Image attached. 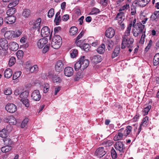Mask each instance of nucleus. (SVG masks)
Returning a JSON list of instances; mask_svg holds the SVG:
<instances>
[{
	"label": "nucleus",
	"mask_w": 159,
	"mask_h": 159,
	"mask_svg": "<svg viewBox=\"0 0 159 159\" xmlns=\"http://www.w3.org/2000/svg\"><path fill=\"white\" fill-rule=\"evenodd\" d=\"M120 48L119 47L116 48L115 49L112 55V58H114L118 56L120 51Z\"/></svg>",
	"instance_id": "obj_37"
},
{
	"label": "nucleus",
	"mask_w": 159,
	"mask_h": 159,
	"mask_svg": "<svg viewBox=\"0 0 159 159\" xmlns=\"http://www.w3.org/2000/svg\"><path fill=\"white\" fill-rule=\"evenodd\" d=\"M16 61V59L15 57H12L10 59L9 61V65L11 66L13 65Z\"/></svg>",
	"instance_id": "obj_44"
},
{
	"label": "nucleus",
	"mask_w": 159,
	"mask_h": 159,
	"mask_svg": "<svg viewBox=\"0 0 159 159\" xmlns=\"http://www.w3.org/2000/svg\"><path fill=\"white\" fill-rule=\"evenodd\" d=\"M21 89L18 88L14 91V94L16 95H17L21 93Z\"/></svg>",
	"instance_id": "obj_61"
},
{
	"label": "nucleus",
	"mask_w": 159,
	"mask_h": 159,
	"mask_svg": "<svg viewBox=\"0 0 159 159\" xmlns=\"http://www.w3.org/2000/svg\"><path fill=\"white\" fill-rule=\"evenodd\" d=\"M148 117L146 116L143 119L141 125H142L143 127H146L148 125Z\"/></svg>",
	"instance_id": "obj_35"
},
{
	"label": "nucleus",
	"mask_w": 159,
	"mask_h": 159,
	"mask_svg": "<svg viewBox=\"0 0 159 159\" xmlns=\"http://www.w3.org/2000/svg\"><path fill=\"white\" fill-rule=\"evenodd\" d=\"M78 51L77 50L74 49L73 50L72 52L70 53L71 57L72 58L75 57L77 54Z\"/></svg>",
	"instance_id": "obj_56"
},
{
	"label": "nucleus",
	"mask_w": 159,
	"mask_h": 159,
	"mask_svg": "<svg viewBox=\"0 0 159 159\" xmlns=\"http://www.w3.org/2000/svg\"><path fill=\"white\" fill-rule=\"evenodd\" d=\"M132 129V127L130 125L127 126L125 129L123 130V134L124 136L127 137L130 134Z\"/></svg>",
	"instance_id": "obj_23"
},
{
	"label": "nucleus",
	"mask_w": 159,
	"mask_h": 159,
	"mask_svg": "<svg viewBox=\"0 0 159 159\" xmlns=\"http://www.w3.org/2000/svg\"><path fill=\"white\" fill-rule=\"evenodd\" d=\"M5 122L9 123L11 125H15L16 121L15 118L13 116H8L5 118L4 120Z\"/></svg>",
	"instance_id": "obj_10"
},
{
	"label": "nucleus",
	"mask_w": 159,
	"mask_h": 159,
	"mask_svg": "<svg viewBox=\"0 0 159 159\" xmlns=\"http://www.w3.org/2000/svg\"><path fill=\"white\" fill-rule=\"evenodd\" d=\"M48 39L46 38H43L39 39L37 42V45L39 48H42L47 43Z\"/></svg>",
	"instance_id": "obj_14"
},
{
	"label": "nucleus",
	"mask_w": 159,
	"mask_h": 159,
	"mask_svg": "<svg viewBox=\"0 0 159 159\" xmlns=\"http://www.w3.org/2000/svg\"><path fill=\"white\" fill-rule=\"evenodd\" d=\"M29 95V93L27 91H24L22 93H21L20 95V98L21 99H27L26 98L28 97Z\"/></svg>",
	"instance_id": "obj_40"
},
{
	"label": "nucleus",
	"mask_w": 159,
	"mask_h": 159,
	"mask_svg": "<svg viewBox=\"0 0 159 159\" xmlns=\"http://www.w3.org/2000/svg\"><path fill=\"white\" fill-rule=\"evenodd\" d=\"M16 17L14 16H8L4 19V21L8 24H12L15 22Z\"/></svg>",
	"instance_id": "obj_17"
},
{
	"label": "nucleus",
	"mask_w": 159,
	"mask_h": 159,
	"mask_svg": "<svg viewBox=\"0 0 159 159\" xmlns=\"http://www.w3.org/2000/svg\"><path fill=\"white\" fill-rule=\"evenodd\" d=\"M50 33V30L47 26H44L41 29V34L42 36L44 37H47L49 35Z\"/></svg>",
	"instance_id": "obj_12"
},
{
	"label": "nucleus",
	"mask_w": 159,
	"mask_h": 159,
	"mask_svg": "<svg viewBox=\"0 0 159 159\" xmlns=\"http://www.w3.org/2000/svg\"><path fill=\"white\" fill-rule=\"evenodd\" d=\"M79 60L81 63V69L84 70L88 66L89 64V61L84 56H82L80 58Z\"/></svg>",
	"instance_id": "obj_5"
},
{
	"label": "nucleus",
	"mask_w": 159,
	"mask_h": 159,
	"mask_svg": "<svg viewBox=\"0 0 159 159\" xmlns=\"http://www.w3.org/2000/svg\"><path fill=\"white\" fill-rule=\"evenodd\" d=\"M52 79L54 83H60L61 81L60 78L58 76H54L52 77Z\"/></svg>",
	"instance_id": "obj_52"
},
{
	"label": "nucleus",
	"mask_w": 159,
	"mask_h": 159,
	"mask_svg": "<svg viewBox=\"0 0 159 159\" xmlns=\"http://www.w3.org/2000/svg\"><path fill=\"white\" fill-rule=\"evenodd\" d=\"M12 149V147L11 146L7 145L2 147L1 148V151L3 152H7L10 151Z\"/></svg>",
	"instance_id": "obj_31"
},
{
	"label": "nucleus",
	"mask_w": 159,
	"mask_h": 159,
	"mask_svg": "<svg viewBox=\"0 0 159 159\" xmlns=\"http://www.w3.org/2000/svg\"><path fill=\"white\" fill-rule=\"evenodd\" d=\"M82 46L84 50L85 51H88L90 48L89 44L87 43L83 44Z\"/></svg>",
	"instance_id": "obj_58"
},
{
	"label": "nucleus",
	"mask_w": 159,
	"mask_h": 159,
	"mask_svg": "<svg viewBox=\"0 0 159 159\" xmlns=\"http://www.w3.org/2000/svg\"><path fill=\"white\" fill-rule=\"evenodd\" d=\"M111 157L113 159H115L117 157V154L115 150L112 148L111 150Z\"/></svg>",
	"instance_id": "obj_45"
},
{
	"label": "nucleus",
	"mask_w": 159,
	"mask_h": 159,
	"mask_svg": "<svg viewBox=\"0 0 159 159\" xmlns=\"http://www.w3.org/2000/svg\"><path fill=\"white\" fill-rule=\"evenodd\" d=\"M22 34V31L20 30H16L15 31V38L18 37Z\"/></svg>",
	"instance_id": "obj_63"
},
{
	"label": "nucleus",
	"mask_w": 159,
	"mask_h": 159,
	"mask_svg": "<svg viewBox=\"0 0 159 159\" xmlns=\"http://www.w3.org/2000/svg\"><path fill=\"white\" fill-rule=\"evenodd\" d=\"M31 97L34 101H39L41 98V95L40 94L39 90H34L32 93Z\"/></svg>",
	"instance_id": "obj_9"
},
{
	"label": "nucleus",
	"mask_w": 159,
	"mask_h": 159,
	"mask_svg": "<svg viewBox=\"0 0 159 159\" xmlns=\"http://www.w3.org/2000/svg\"><path fill=\"white\" fill-rule=\"evenodd\" d=\"M105 44L107 48L109 50H110L112 48L114 43L110 39H107L105 41Z\"/></svg>",
	"instance_id": "obj_26"
},
{
	"label": "nucleus",
	"mask_w": 159,
	"mask_h": 159,
	"mask_svg": "<svg viewBox=\"0 0 159 159\" xmlns=\"http://www.w3.org/2000/svg\"><path fill=\"white\" fill-rule=\"evenodd\" d=\"M106 152L103 147H101L98 148L95 151L94 154L99 157H101L104 156Z\"/></svg>",
	"instance_id": "obj_7"
},
{
	"label": "nucleus",
	"mask_w": 159,
	"mask_h": 159,
	"mask_svg": "<svg viewBox=\"0 0 159 159\" xmlns=\"http://www.w3.org/2000/svg\"><path fill=\"white\" fill-rule=\"evenodd\" d=\"M152 40H150L147 46L145 48V49L144 51H145L146 52H147L151 47L152 44Z\"/></svg>",
	"instance_id": "obj_51"
},
{
	"label": "nucleus",
	"mask_w": 159,
	"mask_h": 159,
	"mask_svg": "<svg viewBox=\"0 0 159 159\" xmlns=\"http://www.w3.org/2000/svg\"><path fill=\"white\" fill-rule=\"evenodd\" d=\"M134 40L132 38L128 39V37L122 38V42L121 44V48L124 49L126 47L132 48Z\"/></svg>",
	"instance_id": "obj_1"
},
{
	"label": "nucleus",
	"mask_w": 159,
	"mask_h": 159,
	"mask_svg": "<svg viewBox=\"0 0 159 159\" xmlns=\"http://www.w3.org/2000/svg\"><path fill=\"white\" fill-rule=\"evenodd\" d=\"M64 68V65L61 60L58 61L56 63L55 66V69L56 71L60 72Z\"/></svg>",
	"instance_id": "obj_11"
},
{
	"label": "nucleus",
	"mask_w": 159,
	"mask_h": 159,
	"mask_svg": "<svg viewBox=\"0 0 159 159\" xmlns=\"http://www.w3.org/2000/svg\"><path fill=\"white\" fill-rule=\"evenodd\" d=\"M29 119L28 118H25L22 122L21 127L24 128L25 127L28 122Z\"/></svg>",
	"instance_id": "obj_53"
},
{
	"label": "nucleus",
	"mask_w": 159,
	"mask_h": 159,
	"mask_svg": "<svg viewBox=\"0 0 159 159\" xmlns=\"http://www.w3.org/2000/svg\"><path fill=\"white\" fill-rule=\"evenodd\" d=\"M38 70V67L37 65H34L30 67V71L31 72H33Z\"/></svg>",
	"instance_id": "obj_60"
},
{
	"label": "nucleus",
	"mask_w": 159,
	"mask_h": 159,
	"mask_svg": "<svg viewBox=\"0 0 159 159\" xmlns=\"http://www.w3.org/2000/svg\"><path fill=\"white\" fill-rule=\"evenodd\" d=\"M10 49L13 51H16L18 48V45L16 42H12L9 44Z\"/></svg>",
	"instance_id": "obj_27"
},
{
	"label": "nucleus",
	"mask_w": 159,
	"mask_h": 159,
	"mask_svg": "<svg viewBox=\"0 0 159 159\" xmlns=\"http://www.w3.org/2000/svg\"><path fill=\"white\" fill-rule=\"evenodd\" d=\"M153 62L154 65L155 66H156L159 63V53H157L155 55Z\"/></svg>",
	"instance_id": "obj_32"
},
{
	"label": "nucleus",
	"mask_w": 159,
	"mask_h": 159,
	"mask_svg": "<svg viewBox=\"0 0 159 159\" xmlns=\"http://www.w3.org/2000/svg\"><path fill=\"white\" fill-rule=\"evenodd\" d=\"M41 89H42L44 93H47L49 89V86L48 84L45 83L42 85Z\"/></svg>",
	"instance_id": "obj_30"
},
{
	"label": "nucleus",
	"mask_w": 159,
	"mask_h": 159,
	"mask_svg": "<svg viewBox=\"0 0 159 159\" xmlns=\"http://www.w3.org/2000/svg\"><path fill=\"white\" fill-rule=\"evenodd\" d=\"M159 18V11H156L151 16L150 19L153 21H157Z\"/></svg>",
	"instance_id": "obj_25"
},
{
	"label": "nucleus",
	"mask_w": 159,
	"mask_h": 159,
	"mask_svg": "<svg viewBox=\"0 0 159 159\" xmlns=\"http://www.w3.org/2000/svg\"><path fill=\"white\" fill-rule=\"evenodd\" d=\"M83 73L81 71H79L77 72L75 75L74 78V80L75 81H77L79 80L80 78L83 77Z\"/></svg>",
	"instance_id": "obj_38"
},
{
	"label": "nucleus",
	"mask_w": 159,
	"mask_h": 159,
	"mask_svg": "<svg viewBox=\"0 0 159 159\" xmlns=\"http://www.w3.org/2000/svg\"><path fill=\"white\" fill-rule=\"evenodd\" d=\"M21 101L26 107H28L29 106V100L28 99H21Z\"/></svg>",
	"instance_id": "obj_55"
},
{
	"label": "nucleus",
	"mask_w": 159,
	"mask_h": 159,
	"mask_svg": "<svg viewBox=\"0 0 159 159\" xmlns=\"http://www.w3.org/2000/svg\"><path fill=\"white\" fill-rule=\"evenodd\" d=\"M100 10L99 9L96 8H93L92 10L91 11L89 14V15H94L96 14L97 13L100 12Z\"/></svg>",
	"instance_id": "obj_47"
},
{
	"label": "nucleus",
	"mask_w": 159,
	"mask_h": 159,
	"mask_svg": "<svg viewBox=\"0 0 159 159\" xmlns=\"http://www.w3.org/2000/svg\"><path fill=\"white\" fill-rule=\"evenodd\" d=\"M0 46L1 48H5V49H8V43L7 40L4 38L0 39Z\"/></svg>",
	"instance_id": "obj_19"
},
{
	"label": "nucleus",
	"mask_w": 159,
	"mask_h": 159,
	"mask_svg": "<svg viewBox=\"0 0 159 159\" xmlns=\"http://www.w3.org/2000/svg\"><path fill=\"white\" fill-rule=\"evenodd\" d=\"M8 49H5V48H0V55L2 56H4L7 55L8 53Z\"/></svg>",
	"instance_id": "obj_43"
},
{
	"label": "nucleus",
	"mask_w": 159,
	"mask_h": 159,
	"mask_svg": "<svg viewBox=\"0 0 159 159\" xmlns=\"http://www.w3.org/2000/svg\"><path fill=\"white\" fill-rule=\"evenodd\" d=\"M54 14V9L53 8H52L48 11V16L49 17L51 18L53 17Z\"/></svg>",
	"instance_id": "obj_49"
},
{
	"label": "nucleus",
	"mask_w": 159,
	"mask_h": 159,
	"mask_svg": "<svg viewBox=\"0 0 159 159\" xmlns=\"http://www.w3.org/2000/svg\"><path fill=\"white\" fill-rule=\"evenodd\" d=\"M21 72L20 71L15 72L13 76V80H15L18 78L21 75Z\"/></svg>",
	"instance_id": "obj_50"
},
{
	"label": "nucleus",
	"mask_w": 159,
	"mask_h": 159,
	"mask_svg": "<svg viewBox=\"0 0 159 159\" xmlns=\"http://www.w3.org/2000/svg\"><path fill=\"white\" fill-rule=\"evenodd\" d=\"M18 0H13L8 5V7L9 8H14L19 3Z\"/></svg>",
	"instance_id": "obj_34"
},
{
	"label": "nucleus",
	"mask_w": 159,
	"mask_h": 159,
	"mask_svg": "<svg viewBox=\"0 0 159 159\" xmlns=\"http://www.w3.org/2000/svg\"><path fill=\"white\" fill-rule=\"evenodd\" d=\"M91 60L94 63H98L101 61L102 58L99 55H94L91 57Z\"/></svg>",
	"instance_id": "obj_21"
},
{
	"label": "nucleus",
	"mask_w": 159,
	"mask_h": 159,
	"mask_svg": "<svg viewBox=\"0 0 159 159\" xmlns=\"http://www.w3.org/2000/svg\"><path fill=\"white\" fill-rule=\"evenodd\" d=\"M49 45L47 44L43 48V53H46L49 50Z\"/></svg>",
	"instance_id": "obj_64"
},
{
	"label": "nucleus",
	"mask_w": 159,
	"mask_h": 159,
	"mask_svg": "<svg viewBox=\"0 0 159 159\" xmlns=\"http://www.w3.org/2000/svg\"><path fill=\"white\" fill-rule=\"evenodd\" d=\"M151 0H136L135 4H137L139 6L144 7Z\"/></svg>",
	"instance_id": "obj_18"
},
{
	"label": "nucleus",
	"mask_w": 159,
	"mask_h": 159,
	"mask_svg": "<svg viewBox=\"0 0 159 159\" xmlns=\"http://www.w3.org/2000/svg\"><path fill=\"white\" fill-rule=\"evenodd\" d=\"M151 106L150 105L147 106L144 109L143 111L145 112V114H147L151 108Z\"/></svg>",
	"instance_id": "obj_62"
},
{
	"label": "nucleus",
	"mask_w": 159,
	"mask_h": 159,
	"mask_svg": "<svg viewBox=\"0 0 159 159\" xmlns=\"http://www.w3.org/2000/svg\"><path fill=\"white\" fill-rule=\"evenodd\" d=\"M115 148L120 155H122L124 152L125 147L123 142H117L115 144Z\"/></svg>",
	"instance_id": "obj_4"
},
{
	"label": "nucleus",
	"mask_w": 159,
	"mask_h": 159,
	"mask_svg": "<svg viewBox=\"0 0 159 159\" xmlns=\"http://www.w3.org/2000/svg\"><path fill=\"white\" fill-rule=\"evenodd\" d=\"M123 130L124 128H121L118 130L119 132L116 134L114 138V139L115 141H117L123 139L124 135L122 132H123Z\"/></svg>",
	"instance_id": "obj_16"
},
{
	"label": "nucleus",
	"mask_w": 159,
	"mask_h": 159,
	"mask_svg": "<svg viewBox=\"0 0 159 159\" xmlns=\"http://www.w3.org/2000/svg\"><path fill=\"white\" fill-rule=\"evenodd\" d=\"M12 129V126L11 125V124H9L8 125H7L6 127V131L8 133L11 132Z\"/></svg>",
	"instance_id": "obj_59"
},
{
	"label": "nucleus",
	"mask_w": 159,
	"mask_h": 159,
	"mask_svg": "<svg viewBox=\"0 0 159 159\" xmlns=\"http://www.w3.org/2000/svg\"><path fill=\"white\" fill-rule=\"evenodd\" d=\"M41 21V19L40 18H38L36 20H32L30 22V24L31 25L33 24L32 28L34 29H37L38 30H40V25Z\"/></svg>",
	"instance_id": "obj_6"
},
{
	"label": "nucleus",
	"mask_w": 159,
	"mask_h": 159,
	"mask_svg": "<svg viewBox=\"0 0 159 159\" xmlns=\"http://www.w3.org/2000/svg\"><path fill=\"white\" fill-rule=\"evenodd\" d=\"M74 70L73 68L71 67H67L65 68L64 70V74L67 77H70L73 74Z\"/></svg>",
	"instance_id": "obj_15"
},
{
	"label": "nucleus",
	"mask_w": 159,
	"mask_h": 159,
	"mask_svg": "<svg viewBox=\"0 0 159 159\" xmlns=\"http://www.w3.org/2000/svg\"><path fill=\"white\" fill-rule=\"evenodd\" d=\"M4 93L6 95H9L11 94L12 90L10 88L6 89L4 91Z\"/></svg>",
	"instance_id": "obj_54"
},
{
	"label": "nucleus",
	"mask_w": 159,
	"mask_h": 159,
	"mask_svg": "<svg viewBox=\"0 0 159 159\" xmlns=\"http://www.w3.org/2000/svg\"><path fill=\"white\" fill-rule=\"evenodd\" d=\"M61 10L57 12L55 15V17L54 20V22L55 23L56 25H59L60 22L61 21V16L60 15V13Z\"/></svg>",
	"instance_id": "obj_24"
},
{
	"label": "nucleus",
	"mask_w": 159,
	"mask_h": 159,
	"mask_svg": "<svg viewBox=\"0 0 159 159\" xmlns=\"http://www.w3.org/2000/svg\"><path fill=\"white\" fill-rule=\"evenodd\" d=\"M124 13L123 12H120L117 14L116 18L117 20H118L119 21H121L122 20V16L124 15Z\"/></svg>",
	"instance_id": "obj_48"
},
{
	"label": "nucleus",
	"mask_w": 159,
	"mask_h": 159,
	"mask_svg": "<svg viewBox=\"0 0 159 159\" xmlns=\"http://www.w3.org/2000/svg\"><path fill=\"white\" fill-rule=\"evenodd\" d=\"M115 34V31L112 28H108L106 31V36L108 38H112Z\"/></svg>",
	"instance_id": "obj_13"
},
{
	"label": "nucleus",
	"mask_w": 159,
	"mask_h": 159,
	"mask_svg": "<svg viewBox=\"0 0 159 159\" xmlns=\"http://www.w3.org/2000/svg\"><path fill=\"white\" fill-rule=\"evenodd\" d=\"M11 9L8 10L7 12V16H13L16 12V10L15 8H10Z\"/></svg>",
	"instance_id": "obj_42"
},
{
	"label": "nucleus",
	"mask_w": 159,
	"mask_h": 159,
	"mask_svg": "<svg viewBox=\"0 0 159 159\" xmlns=\"http://www.w3.org/2000/svg\"><path fill=\"white\" fill-rule=\"evenodd\" d=\"M30 11L29 9H25L23 10L22 15L25 18H28L30 16Z\"/></svg>",
	"instance_id": "obj_33"
},
{
	"label": "nucleus",
	"mask_w": 159,
	"mask_h": 159,
	"mask_svg": "<svg viewBox=\"0 0 159 159\" xmlns=\"http://www.w3.org/2000/svg\"><path fill=\"white\" fill-rule=\"evenodd\" d=\"M12 74L11 70L10 69H6L4 73V75L5 78H9L11 77Z\"/></svg>",
	"instance_id": "obj_29"
},
{
	"label": "nucleus",
	"mask_w": 159,
	"mask_h": 159,
	"mask_svg": "<svg viewBox=\"0 0 159 159\" xmlns=\"http://www.w3.org/2000/svg\"><path fill=\"white\" fill-rule=\"evenodd\" d=\"M17 57L19 59H21L23 56V52L21 50H18L16 53Z\"/></svg>",
	"instance_id": "obj_46"
},
{
	"label": "nucleus",
	"mask_w": 159,
	"mask_h": 159,
	"mask_svg": "<svg viewBox=\"0 0 159 159\" xmlns=\"http://www.w3.org/2000/svg\"><path fill=\"white\" fill-rule=\"evenodd\" d=\"M145 25H143L142 23H137V25L133 28L132 31L133 35L135 37H138L145 29Z\"/></svg>",
	"instance_id": "obj_3"
},
{
	"label": "nucleus",
	"mask_w": 159,
	"mask_h": 159,
	"mask_svg": "<svg viewBox=\"0 0 159 159\" xmlns=\"http://www.w3.org/2000/svg\"><path fill=\"white\" fill-rule=\"evenodd\" d=\"M5 109L8 112L13 113L16 111L17 107L14 104L9 103L6 106Z\"/></svg>",
	"instance_id": "obj_8"
},
{
	"label": "nucleus",
	"mask_w": 159,
	"mask_h": 159,
	"mask_svg": "<svg viewBox=\"0 0 159 159\" xmlns=\"http://www.w3.org/2000/svg\"><path fill=\"white\" fill-rule=\"evenodd\" d=\"M15 31L12 30H9L6 31L4 34L5 37L8 39H11L15 38Z\"/></svg>",
	"instance_id": "obj_20"
},
{
	"label": "nucleus",
	"mask_w": 159,
	"mask_h": 159,
	"mask_svg": "<svg viewBox=\"0 0 159 159\" xmlns=\"http://www.w3.org/2000/svg\"><path fill=\"white\" fill-rule=\"evenodd\" d=\"M8 133L5 129H3L0 131V137L2 138H6Z\"/></svg>",
	"instance_id": "obj_39"
},
{
	"label": "nucleus",
	"mask_w": 159,
	"mask_h": 159,
	"mask_svg": "<svg viewBox=\"0 0 159 159\" xmlns=\"http://www.w3.org/2000/svg\"><path fill=\"white\" fill-rule=\"evenodd\" d=\"M132 25V22H130L129 24L127 26V29L124 35L122 38L127 37H128V36L129 35L130 33Z\"/></svg>",
	"instance_id": "obj_22"
},
{
	"label": "nucleus",
	"mask_w": 159,
	"mask_h": 159,
	"mask_svg": "<svg viewBox=\"0 0 159 159\" xmlns=\"http://www.w3.org/2000/svg\"><path fill=\"white\" fill-rule=\"evenodd\" d=\"M78 31V29L75 26H73L70 28V33L71 35H74L76 34Z\"/></svg>",
	"instance_id": "obj_36"
},
{
	"label": "nucleus",
	"mask_w": 159,
	"mask_h": 159,
	"mask_svg": "<svg viewBox=\"0 0 159 159\" xmlns=\"http://www.w3.org/2000/svg\"><path fill=\"white\" fill-rule=\"evenodd\" d=\"M105 46L104 44L102 43L97 49V52L100 54L103 53L105 52Z\"/></svg>",
	"instance_id": "obj_28"
},
{
	"label": "nucleus",
	"mask_w": 159,
	"mask_h": 159,
	"mask_svg": "<svg viewBox=\"0 0 159 159\" xmlns=\"http://www.w3.org/2000/svg\"><path fill=\"white\" fill-rule=\"evenodd\" d=\"M74 68L75 71H77L80 69L81 70H83L81 69V66L80 60L75 63Z\"/></svg>",
	"instance_id": "obj_41"
},
{
	"label": "nucleus",
	"mask_w": 159,
	"mask_h": 159,
	"mask_svg": "<svg viewBox=\"0 0 159 159\" xmlns=\"http://www.w3.org/2000/svg\"><path fill=\"white\" fill-rule=\"evenodd\" d=\"M3 141L6 144L10 145L12 143L11 140L8 138H6Z\"/></svg>",
	"instance_id": "obj_57"
},
{
	"label": "nucleus",
	"mask_w": 159,
	"mask_h": 159,
	"mask_svg": "<svg viewBox=\"0 0 159 159\" xmlns=\"http://www.w3.org/2000/svg\"><path fill=\"white\" fill-rule=\"evenodd\" d=\"M62 43L61 37L58 35H56L52 38L51 45L52 48L55 49L59 48Z\"/></svg>",
	"instance_id": "obj_2"
}]
</instances>
